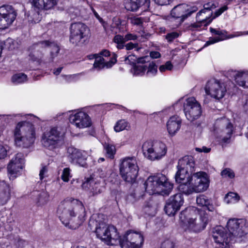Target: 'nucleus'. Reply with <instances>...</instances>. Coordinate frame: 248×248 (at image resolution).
I'll use <instances>...</instances> for the list:
<instances>
[{"mask_svg":"<svg viewBox=\"0 0 248 248\" xmlns=\"http://www.w3.org/2000/svg\"><path fill=\"white\" fill-rule=\"evenodd\" d=\"M179 36V34L176 32H171L170 33H168L166 35V39L168 40V42H171L174 39L177 38Z\"/></svg>","mask_w":248,"mask_h":248,"instance_id":"obj_51","label":"nucleus"},{"mask_svg":"<svg viewBox=\"0 0 248 248\" xmlns=\"http://www.w3.org/2000/svg\"><path fill=\"white\" fill-rule=\"evenodd\" d=\"M57 214L62 223L71 229L78 228L85 220L86 212L81 202L65 200L59 205Z\"/></svg>","mask_w":248,"mask_h":248,"instance_id":"obj_2","label":"nucleus"},{"mask_svg":"<svg viewBox=\"0 0 248 248\" xmlns=\"http://www.w3.org/2000/svg\"><path fill=\"white\" fill-rule=\"evenodd\" d=\"M96 173L100 178L106 179V181L110 182L112 181L109 179V177L108 176L109 175H111V177L115 176L114 173H112L111 172V170H108L107 168H99L97 170Z\"/></svg>","mask_w":248,"mask_h":248,"instance_id":"obj_38","label":"nucleus"},{"mask_svg":"<svg viewBox=\"0 0 248 248\" xmlns=\"http://www.w3.org/2000/svg\"><path fill=\"white\" fill-rule=\"evenodd\" d=\"M24 162V156L22 153H17L11 159L7 167L10 180H13L20 175L23 168Z\"/></svg>","mask_w":248,"mask_h":248,"instance_id":"obj_19","label":"nucleus"},{"mask_svg":"<svg viewBox=\"0 0 248 248\" xmlns=\"http://www.w3.org/2000/svg\"><path fill=\"white\" fill-rule=\"evenodd\" d=\"M228 9V7L226 5H224L218 10H217L215 13V15L212 19L215 18L217 17H218L220 15H221L224 11H226Z\"/></svg>","mask_w":248,"mask_h":248,"instance_id":"obj_53","label":"nucleus"},{"mask_svg":"<svg viewBox=\"0 0 248 248\" xmlns=\"http://www.w3.org/2000/svg\"><path fill=\"white\" fill-rule=\"evenodd\" d=\"M142 149L144 156L152 161L161 159L167 152L166 144L160 141H146L143 143Z\"/></svg>","mask_w":248,"mask_h":248,"instance_id":"obj_7","label":"nucleus"},{"mask_svg":"<svg viewBox=\"0 0 248 248\" xmlns=\"http://www.w3.org/2000/svg\"><path fill=\"white\" fill-rule=\"evenodd\" d=\"M91 10L95 17L100 21V23H102L104 29L106 30L107 29L106 22L103 21V19L99 16L96 11L93 7H91Z\"/></svg>","mask_w":248,"mask_h":248,"instance_id":"obj_54","label":"nucleus"},{"mask_svg":"<svg viewBox=\"0 0 248 248\" xmlns=\"http://www.w3.org/2000/svg\"><path fill=\"white\" fill-rule=\"evenodd\" d=\"M149 57H144L139 59V63H144L145 73L147 76L154 77L157 72V66L154 61L149 62Z\"/></svg>","mask_w":248,"mask_h":248,"instance_id":"obj_32","label":"nucleus"},{"mask_svg":"<svg viewBox=\"0 0 248 248\" xmlns=\"http://www.w3.org/2000/svg\"><path fill=\"white\" fill-rule=\"evenodd\" d=\"M130 127L129 123L124 120L118 121L114 126V130L116 132H119Z\"/></svg>","mask_w":248,"mask_h":248,"instance_id":"obj_40","label":"nucleus"},{"mask_svg":"<svg viewBox=\"0 0 248 248\" xmlns=\"http://www.w3.org/2000/svg\"><path fill=\"white\" fill-rule=\"evenodd\" d=\"M138 38V36L137 34L128 33L124 35V39L126 42L128 41H135Z\"/></svg>","mask_w":248,"mask_h":248,"instance_id":"obj_55","label":"nucleus"},{"mask_svg":"<svg viewBox=\"0 0 248 248\" xmlns=\"http://www.w3.org/2000/svg\"><path fill=\"white\" fill-rule=\"evenodd\" d=\"M22 121L18 122L14 131V144L16 147L29 148L34 142L36 138V131L34 126L26 120H31L33 122H37L39 118L32 114L20 115Z\"/></svg>","mask_w":248,"mask_h":248,"instance_id":"obj_4","label":"nucleus"},{"mask_svg":"<svg viewBox=\"0 0 248 248\" xmlns=\"http://www.w3.org/2000/svg\"><path fill=\"white\" fill-rule=\"evenodd\" d=\"M82 188L85 190L89 189V196H94L100 194L104 189L103 186L98 183H95L91 178L86 179L82 184Z\"/></svg>","mask_w":248,"mask_h":248,"instance_id":"obj_25","label":"nucleus"},{"mask_svg":"<svg viewBox=\"0 0 248 248\" xmlns=\"http://www.w3.org/2000/svg\"><path fill=\"white\" fill-rule=\"evenodd\" d=\"M205 93L211 97L219 100L225 95L227 90L225 84L217 79L209 80L205 87Z\"/></svg>","mask_w":248,"mask_h":248,"instance_id":"obj_16","label":"nucleus"},{"mask_svg":"<svg viewBox=\"0 0 248 248\" xmlns=\"http://www.w3.org/2000/svg\"><path fill=\"white\" fill-rule=\"evenodd\" d=\"M183 103V109L186 119L190 122L198 119L202 115V109L201 104L194 97H189L185 100L180 99L177 104Z\"/></svg>","mask_w":248,"mask_h":248,"instance_id":"obj_11","label":"nucleus"},{"mask_svg":"<svg viewBox=\"0 0 248 248\" xmlns=\"http://www.w3.org/2000/svg\"><path fill=\"white\" fill-rule=\"evenodd\" d=\"M221 175L223 178L231 179L235 177V173L231 169L225 168L221 172Z\"/></svg>","mask_w":248,"mask_h":248,"instance_id":"obj_46","label":"nucleus"},{"mask_svg":"<svg viewBox=\"0 0 248 248\" xmlns=\"http://www.w3.org/2000/svg\"><path fill=\"white\" fill-rule=\"evenodd\" d=\"M161 248H173V244L169 240L164 241L161 245Z\"/></svg>","mask_w":248,"mask_h":248,"instance_id":"obj_60","label":"nucleus"},{"mask_svg":"<svg viewBox=\"0 0 248 248\" xmlns=\"http://www.w3.org/2000/svg\"><path fill=\"white\" fill-rule=\"evenodd\" d=\"M119 241L122 248H141L144 238L140 232L129 230L123 237L120 236Z\"/></svg>","mask_w":248,"mask_h":248,"instance_id":"obj_14","label":"nucleus"},{"mask_svg":"<svg viewBox=\"0 0 248 248\" xmlns=\"http://www.w3.org/2000/svg\"><path fill=\"white\" fill-rule=\"evenodd\" d=\"M90 30L84 24L74 23L70 27V42L75 45L84 44L89 38Z\"/></svg>","mask_w":248,"mask_h":248,"instance_id":"obj_12","label":"nucleus"},{"mask_svg":"<svg viewBox=\"0 0 248 248\" xmlns=\"http://www.w3.org/2000/svg\"><path fill=\"white\" fill-rule=\"evenodd\" d=\"M139 167L135 157H125L120 160V173L123 179L130 183L136 180Z\"/></svg>","mask_w":248,"mask_h":248,"instance_id":"obj_8","label":"nucleus"},{"mask_svg":"<svg viewBox=\"0 0 248 248\" xmlns=\"http://www.w3.org/2000/svg\"><path fill=\"white\" fill-rule=\"evenodd\" d=\"M89 59H95L93 67L98 70L104 68H109L111 67L116 62V59L114 57L110 60L108 61L102 56H98V55L94 54L88 56Z\"/></svg>","mask_w":248,"mask_h":248,"instance_id":"obj_26","label":"nucleus"},{"mask_svg":"<svg viewBox=\"0 0 248 248\" xmlns=\"http://www.w3.org/2000/svg\"><path fill=\"white\" fill-rule=\"evenodd\" d=\"M88 155L87 152L79 150L74 147H69L67 149V156L72 163L80 164V161L86 160Z\"/></svg>","mask_w":248,"mask_h":248,"instance_id":"obj_24","label":"nucleus"},{"mask_svg":"<svg viewBox=\"0 0 248 248\" xmlns=\"http://www.w3.org/2000/svg\"><path fill=\"white\" fill-rule=\"evenodd\" d=\"M189 209L186 208L180 214V219L184 223L183 228L186 232H199L205 229L209 220V216L204 211H201L198 216L186 219V215Z\"/></svg>","mask_w":248,"mask_h":248,"instance_id":"obj_6","label":"nucleus"},{"mask_svg":"<svg viewBox=\"0 0 248 248\" xmlns=\"http://www.w3.org/2000/svg\"><path fill=\"white\" fill-rule=\"evenodd\" d=\"M131 73L134 76H142L145 73L144 63H139L133 66L131 69Z\"/></svg>","mask_w":248,"mask_h":248,"instance_id":"obj_36","label":"nucleus"},{"mask_svg":"<svg viewBox=\"0 0 248 248\" xmlns=\"http://www.w3.org/2000/svg\"><path fill=\"white\" fill-rule=\"evenodd\" d=\"M47 41L39 42L34 45L30 48L31 52L29 54L30 60L34 62H36L38 64L41 65L42 63H48L47 60L44 58V55L40 48L45 47V46H47Z\"/></svg>","mask_w":248,"mask_h":248,"instance_id":"obj_23","label":"nucleus"},{"mask_svg":"<svg viewBox=\"0 0 248 248\" xmlns=\"http://www.w3.org/2000/svg\"><path fill=\"white\" fill-rule=\"evenodd\" d=\"M113 42L117 44L116 47L119 49H122L124 47L125 41L124 36L121 35H116L113 38Z\"/></svg>","mask_w":248,"mask_h":248,"instance_id":"obj_41","label":"nucleus"},{"mask_svg":"<svg viewBox=\"0 0 248 248\" xmlns=\"http://www.w3.org/2000/svg\"><path fill=\"white\" fill-rule=\"evenodd\" d=\"M239 200L238 195L233 192H229L225 196L224 201L227 203H234Z\"/></svg>","mask_w":248,"mask_h":248,"instance_id":"obj_42","label":"nucleus"},{"mask_svg":"<svg viewBox=\"0 0 248 248\" xmlns=\"http://www.w3.org/2000/svg\"><path fill=\"white\" fill-rule=\"evenodd\" d=\"M217 123L224 127L221 130L219 136L221 140L224 142H229L233 132L232 124L225 118L217 121Z\"/></svg>","mask_w":248,"mask_h":248,"instance_id":"obj_27","label":"nucleus"},{"mask_svg":"<svg viewBox=\"0 0 248 248\" xmlns=\"http://www.w3.org/2000/svg\"><path fill=\"white\" fill-rule=\"evenodd\" d=\"M97 237L108 245L118 244L120 235L116 228L113 225L100 223L97 225L95 229Z\"/></svg>","mask_w":248,"mask_h":248,"instance_id":"obj_9","label":"nucleus"},{"mask_svg":"<svg viewBox=\"0 0 248 248\" xmlns=\"http://www.w3.org/2000/svg\"><path fill=\"white\" fill-rule=\"evenodd\" d=\"M80 74L68 75H62L63 79L67 83H71L78 81L79 79Z\"/></svg>","mask_w":248,"mask_h":248,"instance_id":"obj_45","label":"nucleus"},{"mask_svg":"<svg viewBox=\"0 0 248 248\" xmlns=\"http://www.w3.org/2000/svg\"><path fill=\"white\" fill-rule=\"evenodd\" d=\"M124 47L127 50H130L133 49H135L138 51L139 49L138 44L133 43L132 42H129L125 45L124 44Z\"/></svg>","mask_w":248,"mask_h":248,"instance_id":"obj_50","label":"nucleus"},{"mask_svg":"<svg viewBox=\"0 0 248 248\" xmlns=\"http://www.w3.org/2000/svg\"><path fill=\"white\" fill-rule=\"evenodd\" d=\"M184 203V199L181 193H177L170 196L165 206L166 213L169 216H174L180 210Z\"/></svg>","mask_w":248,"mask_h":248,"instance_id":"obj_21","label":"nucleus"},{"mask_svg":"<svg viewBox=\"0 0 248 248\" xmlns=\"http://www.w3.org/2000/svg\"><path fill=\"white\" fill-rule=\"evenodd\" d=\"M104 148L106 151L108 156L110 158H112L116 152L115 146L110 143H106L104 145Z\"/></svg>","mask_w":248,"mask_h":248,"instance_id":"obj_44","label":"nucleus"},{"mask_svg":"<svg viewBox=\"0 0 248 248\" xmlns=\"http://www.w3.org/2000/svg\"><path fill=\"white\" fill-rule=\"evenodd\" d=\"M150 57L153 59H156L160 56V54L157 51H152L150 53Z\"/></svg>","mask_w":248,"mask_h":248,"instance_id":"obj_63","label":"nucleus"},{"mask_svg":"<svg viewBox=\"0 0 248 248\" xmlns=\"http://www.w3.org/2000/svg\"><path fill=\"white\" fill-rule=\"evenodd\" d=\"M72 177L71 170L69 168H64L62 172L61 177L64 182H68L70 178Z\"/></svg>","mask_w":248,"mask_h":248,"instance_id":"obj_43","label":"nucleus"},{"mask_svg":"<svg viewBox=\"0 0 248 248\" xmlns=\"http://www.w3.org/2000/svg\"><path fill=\"white\" fill-rule=\"evenodd\" d=\"M3 188L0 190V205L5 204L10 199L11 190L9 185L5 182Z\"/></svg>","mask_w":248,"mask_h":248,"instance_id":"obj_33","label":"nucleus"},{"mask_svg":"<svg viewBox=\"0 0 248 248\" xmlns=\"http://www.w3.org/2000/svg\"><path fill=\"white\" fill-rule=\"evenodd\" d=\"M130 23L137 26H140L143 23V19L140 17L133 16L129 18Z\"/></svg>","mask_w":248,"mask_h":248,"instance_id":"obj_49","label":"nucleus"},{"mask_svg":"<svg viewBox=\"0 0 248 248\" xmlns=\"http://www.w3.org/2000/svg\"><path fill=\"white\" fill-rule=\"evenodd\" d=\"M216 4L212 2L205 4L204 5V9L200 10L197 14V22L189 25L188 27V29L191 31H196L199 30V29L201 28L202 26H206L209 25L211 22V20H207L206 18H201V16L202 14H206L207 12H208V15L206 16V18L208 16H211L212 15V12H211V10L216 8Z\"/></svg>","mask_w":248,"mask_h":248,"instance_id":"obj_18","label":"nucleus"},{"mask_svg":"<svg viewBox=\"0 0 248 248\" xmlns=\"http://www.w3.org/2000/svg\"><path fill=\"white\" fill-rule=\"evenodd\" d=\"M173 66L170 61L167 62L164 64L161 65L159 67V70L161 73L166 72V71H170L172 70Z\"/></svg>","mask_w":248,"mask_h":248,"instance_id":"obj_48","label":"nucleus"},{"mask_svg":"<svg viewBox=\"0 0 248 248\" xmlns=\"http://www.w3.org/2000/svg\"><path fill=\"white\" fill-rule=\"evenodd\" d=\"M228 9V7L226 5H224L218 10H217L215 13V15L212 19L215 18L217 17H218L220 15H221L224 11H226Z\"/></svg>","mask_w":248,"mask_h":248,"instance_id":"obj_52","label":"nucleus"},{"mask_svg":"<svg viewBox=\"0 0 248 248\" xmlns=\"http://www.w3.org/2000/svg\"><path fill=\"white\" fill-rule=\"evenodd\" d=\"M229 232L221 226L216 227L213 237L219 248H230L231 244L239 241V239L248 233V225L244 219L231 218L227 224Z\"/></svg>","mask_w":248,"mask_h":248,"instance_id":"obj_1","label":"nucleus"},{"mask_svg":"<svg viewBox=\"0 0 248 248\" xmlns=\"http://www.w3.org/2000/svg\"><path fill=\"white\" fill-rule=\"evenodd\" d=\"M70 123L79 129L90 127L92 121L90 116L83 111L73 113L69 116Z\"/></svg>","mask_w":248,"mask_h":248,"instance_id":"obj_22","label":"nucleus"},{"mask_svg":"<svg viewBox=\"0 0 248 248\" xmlns=\"http://www.w3.org/2000/svg\"><path fill=\"white\" fill-rule=\"evenodd\" d=\"M33 195L37 197L35 201L40 205L45 204L48 199V193L45 191L34 192Z\"/></svg>","mask_w":248,"mask_h":248,"instance_id":"obj_37","label":"nucleus"},{"mask_svg":"<svg viewBox=\"0 0 248 248\" xmlns=\"http://www.w3.org/2000/svg\"><path fill=\"white\" fill-rule=\"evenodd\" d=\"M112 27H118L121 24V20L117 17H114L112 19Z\"/></svg>","mask_w":248,"mask_h":248,"instance_id":"obj_61","label":"nucleus"},{"mask_svg":"<svg viewBox=\"0 0 248 248\" xmlns=\"http://www.w3.org/2000/svg\"><path fill=\"white\" fill-rule=\"evenodd\" d=\"M230 75L239 86L248 88V70L232 71Z\"/></svg>","mask_w":248,"mask_h":248,"instance_id":"obj_31","label":"nucleus"},{"mask_svg":"<svg viewBox=\"0 0 248 248\" xmlns=\"http://www.w3.org/2000/svg\"><path fill=\"white\" fill-rule=\"evenodd\" d=\"M150 0H127L125 3V8L131 12H136L140 8L145 10L150 6Z\"/></svg>","mask_w":248,"mask_h":248,"instance_id":"obj_28","label":"nucleus"},{"mask_svg":"<svg viewBox=\"0 0 248 248\" xmlns=\"http://www.w3.org/2000/svg\"><path fill=\"white\" fill-rule=\"evenodd\" d=\"M60 133L57 127H52L46 130L42 136L43 146L49 150H54L58 147Z\"/></svg>","mask_w":248,"mask_h":248,"instance_id":"obj_17","label":"nucleus"},{"mask_svg":"<svg viewBox=\"0 0 248 248\" xmlns=\"http://www.w3.org/2000/svg\"><path fill=\"white\" fill-rule=\"evenodd\" d=\"M9 150V147L6 144L0 143V159L5 158Z\"/></svg>","mask_w":248,"mask_h":248,"instance_id":"obj_47","label":"nucleus"},{"mask_svg":"<svg viewBox=\"0 0 248 248\" xmlns=\"http://www.w3.org/2000/svg\"><path fill=\"white\" fill-rule=\"evenodd\" d=\"M182 124V121L180 117L173 116L170 118L168 121L166 126L169 135L173 137L179 131Z\"/></svg>","mask_w":248,"mask_h":248,"instance_id":"obj_30","label":"nucleus"},{"mask_svg":"<svg viewBox=\"0 0 248 248\" xmlns=\"http://www.w3.org/2000/svg\"><path fill=\"white\" fill-rule=\"evenodd\" d=\"M196 202L197 204L200 206H205L209 211L213 212L215 210V208L211 203V201L204 195H200L198 196Z\"/></svg>","mask_w":248,"mask_h":248,"instance_id":"obj_34","label":"nucleus"},{"mask_svg":"<svg viewBox=\"0 0 248 248\" xmlns=\"http://www.w3.org/2000/svg\"><path fill=\"white\" fill-rule=\"evenodd\" d=\"M175 178L176 182L180 184L179 190L186 195L204 192L210 184L209 175L201 171L190 174L184 170L178 169Z\"/></svg>","mask_w":248,"mask_h":248,"instance_id":"obj_3","label":"nucleus"},{"mask_svg":"<svg viewBox=\"0 0 248 248\" xmlns=\"http://www.w3.org/2000/svg\"><path fill=\"white\" fill-rule=\"evenodd\" d=\"M146 191L150 195L159 194L168 195L173 188V185L165 175L157 174L149 176L144 184Z\"/></svg>","mask_w":248,"mask_h":248,"instance_id":"obj_5","label":"nucleus"},{"mask_svg":"<svg viewBox=\"0 0 248 248\" xmlns=\"http://www.w3.org/2000/svg\"><path fill=\"white\" fill-rule=\"evenodd\" d=\"M198 10V8L193 4H181L177 5L171 11L170 20L171 21L176 20V23L174 27H178L185 19Z\"/></svg>","mask_w":248,"mask_h":248,"instance_id":"obj_10","label":"nucleus"},{"mask_svg":"<svg viewBox=\"0 0 248 248\" xmlns=\"http://www.w3.org/2000/svg\"><path fill=\"white\" fill-rule=\"evenodd\" d=\"M177 169L185 171L192 174L195 173V161L191 156H185L180 159L178 161Z\"/></svg>","mask_w":248,"mask_h":248,"instance_id":"obj_29","label":"nucleus"},{"mask_svg":"<svg viewBox=\"0 0 248 248\" xmlns=\"http://www.w3.org/2000/svg\"><path fill=\"white\" fill-rule=\"evenodd\" d=\"M210 31L214 35H217L216 37H210L209 40L205 43L204 47L210 45L215 44L216 43L223 41L224 40L232 38L235 37L243 35L248 34V31L244 32H237L234 34L228 36L227 35V31L224 30H221L219 29H216L212 28H210Z\"/></svg>","mask_w":248,"mask_h":248,"instance_id":"obj_20","label":"nucleus"},{"mask_svg":"<svg viewBox=\"0 0 248 248\" xmlns=\"http://www.w3.org/2000/svg\"><path fill=\"white\" fill-rule=\"evenodd\" d=\"M13 43L12 39L8 38L4 42V47L6 49L12 50L14 47L11 44Z\"/></svg>","mask_w":248,"mask_h":248,"instance_id":"obj_58","label":"nucleus"},{"mask_svg":"<svg viewBox=\"0 0 248 248\" xmlns=\"http://www.w3.org/2000/svg\"><path fill=\"white\" fill-rule=\"evenodd\" d=\"M17 16L16 10L11 5L0 7V30L9 28L14 23Z\"/></svg>","mask_w":248,"mask_h":248,"instance_id":"obj_15","label":"nucleus"},{"mask_svg":"<svg viewBox=\"0 0 248 248\" xmlns=\"http://www.w3.org/2000/svg\"><path fill=\"white\" fill-rule=\"evenodd\" d=\"M48 45L45 46H50L51 47L50 55L51 57L47 60L48 62H50L53 61V59L57 56L59 52L60 48L59 46L53 42H49L47 41Z\"/></svg>","mask_w":248,"mask_h":248,"instance_id":"obj_39","label":"nucleus"},{"mask_svg":"<svg viewBox=\"0 0 248 248\" xmlns=\"http://www.w3.org/2000/svg\"><path fill=\"white\" fill-rule=\"evenodd\" d=\"M58 0H29L31 3L32 9L29 12V20L34 23L39 22L41 19L40 12L42 10L53 8L57 3Z\"/></svg>","mask_w":248,"mask_h":248,"instance_id":"obj_13","label":"nucleus"},{"mask_svg":"<svg viewBox=\"0 0 248 248\" xmlns=\"http://www.w3.org/2000/svg\"><path fill=\"white\" fill-rule=\"evenodd\" d=\"M48 170L46 166L43 167L40 170L39 177L41 180H43V179L47 176Z\"/></svg>","mask_w":248,"mask_h":248,"instance_id":"obj_56","label":"nucleus"},{"mask_svg":"<svg viewBox=\"0 0 248 248\" xmlns=\"http://www.w3.org/2000/svg\"><path fill=\"white\" fill-rule=\"evenodd\" d=\"M28 80L27 76L22 73L15 74L11 77V81L14 85L25 83Z\"/></svg>","mask_w":248,"mask_h":248,"instance_id":"obj_35","label":"nucleus"},{"mask_svg":"<svg viewBox=\"0 0 248 248\" xmlns=\"http://www.w3.org/2000/svg\"><path fill=\"white\" fill-rule=\"evenodd\" d=\"M27 244V242L22 239H19L16 245L19 248H22Z\"/></svg>","mask_w":248,"mask_h":248,"instance_id":"obj_62","label":"nucleus"},{"mask_svg":"<svg viewBox=\"0 0 248 248\" xmlns=\"http://www.w3.org/2000/svg\"><path fill=\"white\" fill-rule=\"evenodd\" d=\"M108 56H109V52L107 50H104L102 51H101L99 55H98V56H102V58H104L103 57H105L106 58L108 57Z\"/></svg>","mask_w":248,"mask_h":248,"instance_id":"obj_64","label":"nucleus"},{"mask_svg":"<svg viewBox=\"0 0 248 248\" xmlns=\"http://www.w3.org/2000/svg\"><path fill=\"white\" fill-rule=\"evenodd\" d=\"M155 3L158 5H167L170 3L171 0H153Z\"/></svg>","mask_w":248,"mask_h":248,"instance_id":"obj_57","label":"nucleus"},{"mask_svg":"<svg viewBox=\"0 0 248 248\" xmlns=\"http://www.w3.org/2000/svg\"><path fill=\"white\" fill-rule=\"evenodd\" d=\"M126 62H129L131 64H133L137 61V58L134 55H129L125 58Z\"/></svg>","mask_w":248,"mask_h":248,"instance_id":"obj_59","label":"nucleus"}]
</instances>
